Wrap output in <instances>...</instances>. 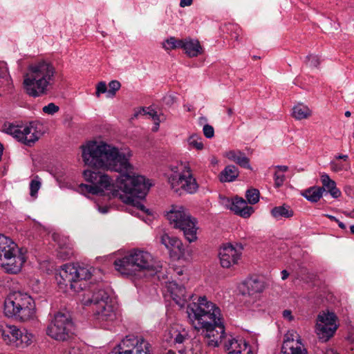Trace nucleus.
Here are the masks:
<instances>
[{"label":"nucleus","mask_w":354,"mask_h":354,"mask_svg":"<svg viewBox=\"0 0 354 354\" xmlns=\"http://www.w3.org/2000/svg\"><path fill=\"white\" fill-rule=\"evenodd\" d=\"M82 158L86 165L91 167L124 173L115 182L107 174L85 170L84 177L91 185L80 184L77 191L82 194L108 195L118 198L129 205L130 214L140 216V212H150L140 202L145 198L151 184L142 176L131 175L133 156L129 148L119 149L103 140H90L81 146Z\"/></svg>","instance_id":"f257e3e1"},{"label":"nucleus","mask_w":354,"mask_h":354,"mask_svg":"<svg viewBox=\"0 0 354 354\" xmlns=\"http://www.w3.org/2000/svg\"><path fill=\"white\" fill-rule=\"evenodd\" d=\"M187 313L192 326L204 337L209 347L223 344L227 354H255L242 337L225 333L220 308L206 297H198L187 304Z\"/></svg>","instance_id":"f03ea898"},{"label":"nucleus","mask_w":354,"mask_h":354,"mask_svg":"<svg viewBox=\"0 0 354 354\" xmlns=\"http://www.w3.org/2000/svg\"><path fill=\"white\" fill-rule=\"evenodd\" d=\"M56 73L54 65L48 60L31 62L23 75L24 91L32 97L46 95L55 83Z\"/></svg>","instance_id":"7ed1b4c3"},{"label":"nucleus","mask_w":354,"mask_h":354,"mask_svg":"<svg viewBox=\"0 0 354 354\" xmlns=\"http://www.w3.org/2000/svg\"><path fill=\"white\" fill-rule=\"evenodd\" d=\"M115 270L127 277L140 276V272L150 270L158 272L161 268L160 262L154 260L148 252L135 249L128 254L114 261Z\"/></svg>","instance_id":"20e7f679"},{"label":"nucleus","mask_w":354,"mask_h":354,"mask_svg":"<svg viewBox=\"0 0 354 354\" xmlns=\"http://www.w3.org/2000/svg\"><path fill=\"white\" fill-rule=\"evenodd\" d=\"M4 314L21 322H30L36 317L35 303L26 293L12 292L4 301Z\"/></svg>","instance_id":"39448f33"},{"label":"nucleus","mask_w":354,"mask_h":354,"mask_svg":"<svg viewBox=\"0 0 354 354\" xmlns=\"http://www.w3.org/2000/svg\"><path fill=\"white\" fill-rule=\"evenodd\" d=\"M93 271L91 266L66 263L60 267L55 275L59 288L63 292L82 290V281L89 279Z\"/></svg>","instance_id":"423d86ee"},{"label":"nucleus","mask_w":354,"mask_h":354,"mask_svg":"<svg viewBox=\"0 0 354 354\" xmlns=\"http://www.w3.org/2000/svg\"><path fill=\"white\" fill-rule=\"evenodd\" d=\"M84 306L93 305L96 319L100 322H112L116 318V302L114 298L105 290L100 289L84 294L82 299Z\"/></svg>","instance_id":"0eeeda50"},{"label":"nucleus","mask_w":354,"mask_h":354,"mask_svg":"<svg viewBox=\"0 0 354 354\" xmlns=\"http://www.w3.org/2000/svg\"><path fill=\"white\" fill-rule=\"evenodd\" d=\"M166 175L171 188L176 192L181 189L194 194L198 189V185L187 162L180 161L170 165Z\"/></svg>","instance_id":"6e6552de"},{"label":"nucleus","mask_w":354,"mask_h":354,"mask_svg":"<svg viewBox=\"0 0 354 354\" xmlns=\"http://www.w3.org/2000/svg\"><path fill=\"white\" fill-rule=\"evenodd\" d=\"M166 217L174 228L183 232L185 238L192 243L197 240V220L180 205H172L166 212Z\"/></svg>","instance_id":"1a4fd4ad"},{"label":"nucleus","mask_w":354,"mask_h":354,"mask_svg":"<svg viewBox=\"0 0 354 354\" xmlns=\"http://www.w3.org/2000/svg\"><path fill=\"white\" fill-rule=\"evenodd\" d=\"M26 261L25 253L10 238L0 234V266L7 272L17 273Z\"/></svg>","instance_id":"9d476101"},{"label":"nucleus","mask_w":354,"mask_h":354,"mask_svg":"<svg viewBox=\"0 0 354 354\" xmlns=\"http://www.w3.org/2000/svg\"><path fill=\"white\" fill-rule=\"evenodd\" d=\"M75 331V327L69 315L60 312L54 315L46 329L48 336L59 342L71 339Z\"/></svg>","instance_id":"9b49d317"},{"label":"nucleus","mask_w":354,"mask_h":354,"mask_svg":"<svg viewBox=\"0 0 354 354\" xmlns=\"http://www.w3.org/2000/svg\"><path fill=\"white\" fill-rule=\"evenodd\" d=\"M0 332L4 342L19 348H26L33 342V335L24 328L15 325L4 324L0 326Z\"/></svg>","instance_id":"f8f14e48"},{"label":"nucleus","mask_w":354,"mask_h":354,"mask_svg":"<svg viewBox=\"0 0 354 354\" xmlns=\"http://www.w3.org/2000/svg\"><path fill=\"white\" fill-rule=\"evenodd\" d=\"M109 354H153V351L143 338L127 335Z\"/></svg>","instance_id":"ddd939ff"},{"label":"nucleus","mask_w":354,"mask_h":354,"mask_svg":"<svg viewBox=\"0 0 354 354\" xmlns=\"http://www.w3.org/2000/svg\"><path fill=\"white\" fill-rule=\"evenodd\" d=\"M338 328L337 317L328 310L319 312L317 317L315 331L322 342L332 337Z\"/></svg>","instance_id":"4468645a"},{"label":"nucleus","mask_w":354,"mask_h":354,"mask_svg":"<svg viewBox=\"0 0 354 354\" xmlns=\"http://www.w3.org/2000/svg\"><path fill=\"white\" fill-rule=\"evenodd\" d=\"M5 131L12 135L17 140L29 146L38 140L41 136L40 131H38L37 127L33 124H30L29 125H15L10 124L6 127Z\"/></svg>","instance_id":"2eb2a0df"},{"label":"nucleus","mask_w":354,"mask_h":354,"mask_svg":"<svg viewBox=\"0 0 354 354\" xmlns=\"http://www.w3.org/2000/svg\"><path fill=\"white\" fill-rule=\"evenodd\" d=\"M281 354H308L301 336L295 330L290 329L284 334Z\"/></svg>","instance_id":"dca6fc26"},{"label":"nucleus","mask_w":354,"mask_h":354,"mask_svg":"<svg viewBox=\"0 0 354 354\" xmlns=\"http://www.w3.org/2000/svg\"><path fill=\"white\" fill-rule=\"evenodd\" d=\"M219 202L226 209L245 218H249L254 212V208L249 206L246 201L238 196L229 198L220 195Z\"/></svg>","instance_id":"f3484780"},{"label":"nucleus","mask_w":354,"mask_h":354,"mask_svg":"<svg viewBox=\"0 0 354 354\" xmlns=\"http://www.w3.org/2000/svg\"><path fill=\"white\" fill-rule=\"evenodd\" d=\"M241 245L231 243L223 244L219 249L218 257L223 268H229L238 263L242 254Z\"/></svg>","instance_id":"a211bd4d"},{"label":"nucleus","mask_w":354,"mask_h":354,"mask_svg":"<svg viewBox=\"0 0 354 354\" xmlns=\"http://www.w3.org/2000/svg\"><path fill=\"white\" fill-rule=\"evenodd\" d=\"M156 238L169 252L171 257L179 259L184 254L183 243L177 237L160 230Z\"/></svg>","instance_id":"6ab92c4d"},{"label":"nucleus","mask_w":354,"mask_h":354,"mask_svg":"<svg viewBox=\"0 0 354 354\" xmlns=\"http://www.w3.org/2000/svg\"><path fill=\"white\" fill-rule=\"evenodd\" d=\"M166 288L171 298L180 308L185 306L189 299L194 297L193 295H187L185 287L174 281L167 283Z\"/></svg>","instance_id":"aec40b11"},{"label":"nucleus","mask_w":354,"mask_h":354,"mask_svg":"<svg viewBox=\"0 0 354 354\" xmlns=\"http://www.w3.org/2000/svg\"><path fill=\"white\" fill-rule=\"evenodd\" d=\"M52 237L58 245L57 257L63 260L69 259L73 255L74 250L68 238L57 233L53 234Z\"/></svg>","instance_id":"412c9836"},{"label":"nucleus","mask_w":354,"mask_h":354,"mask_svg":"<svg viewBox=\"0 0 354 354\" xmlns=\"http://www.w3.org/2000/svg\"><path fill=\"white\" fill-rule=\"evenodd\" d=\"M181 48L189 57H195L203 53V48L197 39L191 38L183 39Z\"/></svg>","instance_id":"4be33fe9"},{"label":"nucleus","mask_w":354,"mask_h":354,"mask_svg":"<svg viewBox=\"0 0 354 354\" xmlns=\"http://www.w3.org/2000/svg\"><path fill=\"white\" fill-rule=\"evenodd\" d=\"M223 156L229 160L234 162L241 167L251 169L249 158L240 150H229Z\"/></svg>","instance_id":"5701e85b"},{"label":"nucleus","mask_w":354,"mask_h":354,"mask_svg":"<svg viewBox=\"0 0 354 354\" xmlns=\"http://www.w3.org/2000/svg\"><path fill=\"white\" fill-rule=\"evenodd\" d=\"M171 341L174 344H181L185 340L188 339V333L179 325H175L171 327L169 332Z\"/></svg>","instance_id":"b1692460"},{"label":"nucleus","mask_w":354,"mask_h":354,"mask_svg":"<svg viewBox=\"0 0 354 354\" xmlns=\"http://www.w3.org/2000/svg\"><path fill=\"white\" fill-rule=\"evenodd\" d=\"M270 214L276 220H281L283 218H290L292 217L294 215V211L290 206L283 204L272 208Z\"/></svg>","instance_id":"393cba45"},{"label":"nucleus","mask_w":354,"mask_h":354,"mask_svg":"<svg viewBox=\"0 0 354 354\" xmlns=\"http://www.w3.org/2000/svg\"><path fill=\"white\" fill-rule=\"evenodd\" d=\"M239 171L234 165H227L220 173L218 176L219 180L222 183H230L234 181L239 176Z\"/></svg>","instance_id":"a878e982"},{"label":"nucleus","mask_w":354,"mask_h":354,"mask_svg":"<svg viewBox=\"0 0 354 354\" xmlns=\"http://www.w3.org/2000/svg\"><path fill=\"white\" fill-rule=\"evenodd\" d=\"M321 181L322 183V187L324 188V192L327 189L330 194L333 198H338L341 195V192L339 189L336 187V183L334 180L330 179L329 176L326 174H323L321 175Z\"/></svg>","instance_id":"bb28decb"},{"label":"nucleus","mask_w":354,"mask_h":354,"mask_svg":"<svg viewBox=\"0 0 354 354\" xmlns=\"http://www.w3.org/2000/svg\"><path fill=\"white\" fill-rule=\"evenodd\" d=\"M348 156L347 155H339L335 157V160L330 164V169L335 172L342 170H347L349 168V164L347 162Z\"/></svg>","instance_id":"cd10ccee"},{"label":"nucleus","mask_w":354,"mask_h":354,"mask_svg":"<svg viewBox=\"0 0 354 354\" xmlns=\"http://www.w3.org/2000/svg\"><path fill=\"white\" fill-rule=\"evenodd\" d=\"M292 115L296 120L306 119L312 115V111L306 105L299 103L293 107Z\"/></svg>","instance_id":"c85d7f7f"},{"label":"nucleus","mask_w":354,"mask_h":354,"mask_svg":"<svg viewBox=\"0 0 354 354\" xmlns=\"http://www.w3.org/2000/svg\"><path fill=\"white\" fill-rule=\"evenodd\" d=\"M324 188L321 187H311L305 190L302 195L310 202H317L323 196Z\"/></svg>","instance_id":"c756f323"},{"label":"nucleus","mask_w":354,"mask_h":354,"mask_svg":"<svg viewBox=\"0 0 354 354\" xmlns=\"http://www.w3.org/2000/svg\"><path fill=\"white\" fill-rule=\"evenodd\" d=\"M243 286L247 289L250 295L255 292H260L263 289V283L257 279H247L243 283Z\"/></svg>","instance_id":"7c9ffc66"},{"label":"nucleus","mask_w":354,"mask_h":354,"mask_svg":"<svg viewBox=\"0 0 354 354\" xmlns=\"http://www.w3.org/2000/svg\"><path fill=\"white\" fill-rule=\"evenodd\" d=\"M183 39H178L174 37H170L162 44V47L167 51L174 50L176 48H181Z\"/></svg>","instance_id":"2f4dec72"},{"label":"nucleus","mask_w":354,"mask_h":354,"mask_svg":"<svg viewBox=\"0 0 354 354\" xmlns=\"http://www.w3.org/2000/svg\"><path fill=\"white\" fill-rule=\"evenodd\" d=\"M203 138L197 134L190 136L187 139V144L191 149L202 150L203 149Z\"/></svg>","instance_id":"473e14b6"},{"label":"nucleus","mask_w":354,"mask_h":354,"mask_svg":"<svg viewBox=\"0 0 354 354\" xmlns=\"http://www.w3.org/2000/svg\"><path fill=\"white\" fill-rule=\"evenodd\" d=\"M41 180L38 176H35L30 183V195L35 198L37 196V192L41 188Z\"/></svg>","instance_id":"72a5a7b5"},{"label":"nucleus","mask_w":354,"mask_h":354,"mask_svg":"<svg viewBox=\"0 0 354 354\" xmlns=\"http://www.w3.org/2000/svg\"><path fill=\"white\" fill-rule=\"evenodd\" d=\"M179 354H201V346L197 341H193L189 349L179 350Z\"/></svg>","instance_id":"f704fd0d"},{"label":"nucleus","mask_w":354,"mask_h":354,"mask_svg":"<svg viewBox=\"0 0 354 354\" xmlns=\"http://www.w3.org/2000/svg\"><path fill=\"white\" fill-rule=\"evenodd\" d=\"M245 197L250 204H256L259 200V192L256 189H252L247 191Z\"/></svg>","instance_id":"c9c22d12"},{"label":"nucleus","mask_w":354,"mask_h":354,"mask_svg":"<svg viewBox=\"0 0 354 354\" xmlns=\"http://www.w3.org/2000/svg\"><path fill=\"white\" fill-rule=\"evenodd\" d=\"M140 113H143L144 115H149L156 124H160L161 122V117H163V115H158L156 111L153 109H142Z\"/></svg>","instance_id":"e433bc0d"},{"label":"nucleus","mask_w":354,"mask_h":354,"mask_svg":"<svg viewBox=\"0 0 354 354\" xmlns=\"http://www.w3.org/2000/svg\"><path fill=\"white\" fill-rule=\"evenodd\" d=\"M227 30L231 31V37L236 41L239 40V37L241 35V30L240 27L236 24H228Z\"/></svg>","instance_id":"4c0bfd02"},{"label":"nucleus","mask_w":354,"mask_h":354,"mask_svg":"<svg viewBox=\"0 0 354 354\" xmlns=\"http://www.w3.org/2000/svg\"><path fill=\"white\" fill-rule=\"evenodd\" d=\"M306 63L310 67H317L320 63L319 58L317 55H310L306 57Z\"/></svg>","instance_id":"58836bf2"},{"label":"nucleus","mask_w":354,"mask_h":354,"mask_svg":"<svg viewBox=\"0 0 354 354\" xmlns=\"http://www.w3.org/2000/svg\"><path fill=\"white\" fill-rule=\"evenodd\" d=\"M59 108L54 103H49L48 105L44 106L42 111L48 115H53L59 111Z\"/></svg>","instance_id":"ea45409f"},{"label":"nucleus","mask_w":354,"mask_h":354,"mask_svg":"<svg viewBox=\"0 0 354 354\" xmlns=\"http://www.w3.org/2000/svg\"><path fill=\"white\" fill-rule=\"evenodd\" d=\"M121 86L120 83L117 80H112L109 84V89L107 91L109 94L113 96L115 94V92L120 89Z\"/></svg>","instance_id":"a19ab883"},{"label":"nucleus","mask_w":354,"mask_h":354,"mask_svg":"<svg viewBox=\"0 0 354 354\" xmlns=\"http://www.w3.org/2000/svg\"><path fill=\"white\" fill-rule=\"evenodd\" d=\"M274 185L276 187H280L283 185L285 180V176L282 173L276 171L274 174Z\"/></svg>","instance_id":"79ce46f5"},{"label":"nucleus","mask_w":354,"mask_h":354,"mask_svg":"<svg viewBox=\"0 0 354 354\" xmlns=\"http://www.w3.org/2000/svg\"><path fill=\"white\" fill-rule=\"evenodd\" d=\"M107 91V86L104 82H99L96 86L95 95L99 97L102 93H105Z\"/></svg>","instance_id":"37998d69"},{"label":"nucleus","mask_w":354,"mask_h":354,"mask_svg":"<svg viewBox=\"0 0 354 354\" xmlns=\"http://www.w3.org/2000/svg\"><path fill=\"white\" fill-rule=\"evenodd\" d=\"M203 131L207 138H212L214 136V129L213 127L209 124H205L203 128Z\"/></svg>","instance_id":"c03bdc74"},{"label":"nucleus","mask_w":354,"mask_h":354,"mask_svg":"<svg viewBox=\"0 0 354 354\" xmlns=\"http://www.w3.org/2000/svg\"><path fill=\"white\" fill-rule=\"evenodd\" d=\"M8 68L6 65L0 64V78L7 77Z\"/></svg>","instance_id":"a18cd8bd"},{"label":"nucleus","mask_w":354,"mask_h":354,"mask_svg":"<svg viewBox=\"0 0 354 354\" xmlns=\"http://www.w3.org/2000/svg\"><path fill=\"white\" fill-rule=\"evenodd\" d=\"M64 354H83V352L77 347H72L66 351Z\"/></svg>","instance_id":"49530a36"},{"label":"nucleus","mask_w":354,"mask_h":354,"mask_svg":"<svg viewBox=\"0 0 354 354\" xmlns=\"http://www.w3.org/2000/svg\"><path fill=\"white\" fill-rule=\"evenodd\" d=\"M283 317L290 322L294 319V317L290 310H285L283 311Z\"/></svg>","instance_id":"de8ad7c7"},{"label":"nucleus","mask_w":354,"mask_h":354,"mask_svg":"<svg viewBox=\"0 0 354 354\" xmlns=\"http://www.w3.org/2000/svg\"><path fill=\"white\" fill-rule=\"evenodd\" d=\"M96 206H97V210H98L100 213H102V214H106V213H107V212L109 211V209H110V208H109V207H108V206H106H106H100V205H97Z\"/></svg>","instance_id":"09e8293b"},{"label":"nucleus","mask_w":354,"mask_h":354,"mask_svg":"<svg viewBox=\"0 0 354 354\" xmlns=\"http://www.w3.org/2000/svg\"><path fill=\"white\" fill-rule=\"evenodd\" d=\"M320 354H338L335 352L333 348H325L321 351Z\"/></svg>","instance_id":"8fccbe9b"},{"label":"nucleus","mask_w":354,"mask_h":354,"mask_svg":"<svg viewBox=\"0 0 354 354\" xmlns=\"http://www.w3.org/2000/svg\"><path fill=\"white\" fill-rule=\"evenodd\" d=\"M192 3V0H180V6L182 8L189 6Z\"/></svg>","instance_id":"3c124183"},{"label":"nucleus","mask_w":354,"mask_h":354,"mask_svg":"<svg viewBox=\"0 0 354 354\" xmlns=\"http://www.w3.org/2000/svg\"><path fill=\"white\" fill-rule=\"evenodd\" d=\"M281 274L282 280H286L288 278L289 273L286 270H283L281 271Z\"/></svg>","instance_id":"603ef678"},{"label":"nucleus","mask_w":354,"mask_h":354,"mask_svg":"<svg viewBox=\"0 0 354 354\" xmlns=\"http://www.w3.org/2000/svg\"><path fill=\"white\" fill-rule=\"evenodd\" d=\"M277 169H279V172L281 171L283 173L288 170V167L285 165H279L277 166Z\"/></svg>","instance_id":"864d4df0"},{"label":"nucleus","mask_w":354,"mask_h":354,"mask_svg":"<svg viewBox=\"0 0 354 354\" xmlns=\"http://www.w3.org/2000/svg\"><path fill=\"white\" fill-rule=\"evenodd\" d=\"M210 162L213 165H216L218 163V160L215 156H212L210 159Z\"/></svg>","instance_id":"5fc2aeb1"},{"label":"nucleus","mask_w":354,"mask_h":354,"mask_svg":"<svg viewBox=\"0 0 354 354\" xmlns=\"http://www.w3.org/2000/svg\"><path fill=\"white\" fill-rule=\"evenodd\" d=\"M336 223H337L338 226L342 229V230H345L346 228L345 224L344 223H342V221H340L339 219H338V221H336Z\"/></svg>","instance_id":"6e6d98bb"},{"label":"nucleus","mask_w":354,"mask_h":354,"mask_svg":"<svg viewBox=\"0 0 354 354\" xmlns=\"http://www.w3.org/2000/svg\"><path fill=\"white\" fill-rule=\"evenodd\" d=\"M325 216H326L327 218H328L330 221H338V219L335 217L334 216H332V215H330V214H326Z\"/></svg>","instance_id":"4d7b16f0"},{"label":"nucleus","mask_w":354,"mask_h":354,"mask_svg":"<svg viewBox=\"0 0 354 354\" xmlns=\"http://www.w3.org/2000/svg\"><path fill=\"white\" fill-rule=\"evenodd\" d=\"M185 109L187 111H191L192 110V107L191 105L188 104V105H185Z\"/></svg>","instance_id":"13d9d810"},{"label":"nucleus","mask_w":354,"mask_h":354,"mask_svg":"<svg viewBox=\"0 0 354 354\" xmlns=\"http://www.w3.org/2000/svg\"><path fill=\"white\" fill-rule=\"evenodd\" d=\"M159 125H160V124H156V123L154 122V127H153V131H158V129L159 128Z\"/></svg>","instance_id":"bf43d9fd"},{"label":"nucleus","mask_w":354,"mask_h":354,"mask_svg":"<svg viewBox=\"0 0 354 354\" xmlns=\"http://www.w3.org/2000/svg\"><path fill=\"white\" fill-rule=\"evenodd\" d=\"M227 114H228L229 115H232L233 114V110H232L231 108H229V109H227Z\"/></svg>","instance_id":"052dcab7"},{"label":"nucleus","mask_w":354,"mask_h":354,"mask_svg":"<svg viewBox=\"0 0 354 354\" xmlns=\"http://www.w3.org/2000/svg\"><path fill=\"white\" fill-rule=\"evenodd\" d=\"M165 354H176V353L172 350H169L166 351Z\"/></svg>","instance_id":"680f3d73"},{"label":"nucleus","mask_w":354,"mask_h":354,"mask_svg":"<svg viewBox=\"0 0 354 354\" xmlns=\"http://www.w3.org/2000/svg\"><path fill=\"white\" fill-rule=\"evenodd\" d=\"M344 115H345L346 117H350L351 113V112L349 111H346L345 112Z\"/></svg>","instance_id":"e2e57ef3"},{"label":"nucleus","mask_w":354,"mask_h":354,"mask_svg":"<svg viewBox=\"0 0 354 354\" xmlns=\"http://www.w3.org/2000/svg\"><path fill=\"white\" fill-rule=\"evenodd\" d=\"M350 230L351 233L354 234V225L350 227Z\"/></svg>","instance_id":"0e129e2a"},{"label":"nucleus","mask_w":354,"mask_h":354,"mask_svg":"<svg viewBox=\"0 0 354 354\" xmlns=\"http://www.w3.org/2000/svg\"><path fill=\"white\" fill-rule=\"evenodd\" d=\"M351 349H352V351H353V354H354V346H353V347H352V348H351Z\"/></svg>","instance_id":"69168bd1"}]
</instances>
